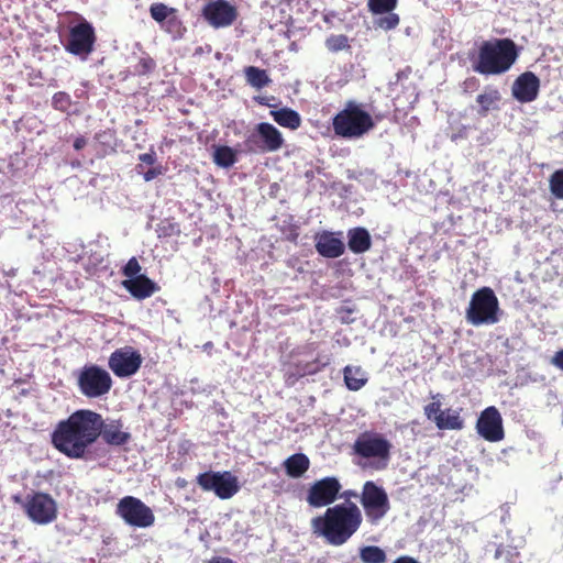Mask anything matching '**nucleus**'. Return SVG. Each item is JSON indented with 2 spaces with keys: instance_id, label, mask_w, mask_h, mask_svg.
Masks as SVG:
<instances>
[{
  "instance_id": "43",
  "label": "nucleus",
  "mask_w": 563,
  "mask_h": 563,
  "mask_svg": "<svg viewBox=\"0 0 563 563\" xmlns=\"http://www.w3.org/2000/svg\"><path fill=\"white\" fill-rule=\"evenodd\" d=\"M551 364L563 371V349L552 356Z\"/></svg>"
},
{
  "instance_id": "26",
  "label": "nucleus",
  "mask_w": 563,
  "mask_h": 563,
  "mask_svg": "<svg viewBox=\"0 0 563 563\" xmlns=\"http://www.w3.org/2000/svg\"><path fill=\"white\" fill-rule=\"evenodd\" d=\"M274 121L283 128L297 130L301 125L299 113L290 108H282L271 111Z\"/></svg>"
},
{
  "instance_id": "47",
  "label": "nucleus",
  "mask_w": 563,
  "mask_h": 563,
  "mask_svg": "<svg viewBox=\"0 0 563 563\" xmlns=\"http://www.w3.org/2000/svg\"><path fill=\"white\" fill-rule=\"evenodd\" d=\"M503 552H504V550H503V549H500V548H498V549L496 550L495 558H496V559L500 558V556H501V554H503Z\"/></svg>"
},
{
  "instance_id": "19",
  "label": "nucleus",
  "mask_w": 563,
  "mask_h": 563,
  "mask_svg": "<svg viewBox=\"0 0 563 563\" xmlns=\"http://www.w3.org/2000/svg\"><path fill=\"white\" fill-rule=\"evenodd\" d=\"M540 88L539 78L531 71L521 74L514 82L512 95L522 103L537 99Z\"/></svg>"
},
{
  "instance_id": "13",
  "label": "nucleus",
  "mask_w": 563,
  "mask_h": 563,
  "mask_svg": "<svg viewBox=\"0 0 563 563\" xmlns=\"http://www.w3.org/2000/svg\"><path fill=\"white\" fill-rule=\"evenodd\" d=\"M341 490L336 477L327 476L316 481L308 489L306 500L310 507L322 508L333 504Z\"/></svg>"
},
{
  "instance_id": "17",
  "label": "nucleus",
  "mask_w": 563,
  "mask_h": 563,
  "mask_svg": "<svg viewBox=\"0 0 563 563\" xmlns=\"http://www.w3.org/2000/svg\"><path fill=\"white\" fill-rule=\"evenodd\" d=\"M202 15L209 24L222 27L233 23L236 9L225 0H213L203 7Z\"/></svg>"
},
{
  "instance_id": "14",
  "label": "nucleus",
  "mask_w": 563,
  "mask_h": 563,
  "mask_svg": "<svg viewBox=\"0 0 563 563\" xmlns=\"http://www.w3.org/2000/svg\"><path fill=\"white\" fill-rule=\"evenodd\" d=\"M143 362L142 355L132 346L117 349L109 357V368L117 377L125 378L134 375Z\"/></svg>"
},
{
  "instance_id": "44",
  "label": "nucleus",
  "mask_w": 563,
  "mask_h": 563,
  "mask_svg": "<svg viewBox=\"0 0 563 563\" xmlns=\"http://www.w3.org/2000/svg\"><path fill=\"white\" fill-rule=\"evenodd\" d=\"M87 145V139L85 136H78L74 141V148L76 151L82 150Z\"/></svg>"
},
{
  "instance_id": "11",
  "label": "nucleus",
  "mask_w": 563,
  "mask_h": 563,
  "mask_svg": "<svg viewBox=\"0 0 563 563\" xmlns=\"http://www.w3.org/2000/svg\"><path fill=\"white\" fill-rule=\"evenodd\" d=\"M355 454L364 459H379L384 461L378 468H385L390 457L391 443L378 433H362L353 445Z\"/></svg>"
},
{
  "instance_id": "4",
  "label": "nucleus",
  "mask_w": 563,
  "mask_h": 563,
  "mask_svg": "<svg viewBox=\"0 0 563 563\" xmlns=\"http://www.w3.org/2000/svg\"><path fill=\"white\" fill-rule=\"evenodd\" d=\"M332 126L338 136L357 139L371 131L375 126V122L361 104L347 101L344 109L333 118Z\"/></svg>"
},
{
  "instance_id": "3",
  "label": "nucleus",
  "mask_w": 563,
  "mask_h": 563,
  "mask_svg": "<svg viewBox=\"0 0 563 563\" xmlns=\"http://www.w3.org/2000/svg\"><path fill=\"white\" fill-rule=\"evenodd\" d=\"M517 57L516 44L510 38L485 41L472 58V67L482 75H500L510 69Z\"/></svg>"
},
{
  "instance_id": "48",
  "label": "nucleus",
  "mask_w": 563,
  "mask_h": 563,
  "mask_svg": "<svg viewBox=\"0 0 563 563\" xmlns=\"http://www.w3.org/2000/svg\"><path fill=\"white\" fill-rule=\"evenodd\" d=\"M297 236L298 234H295L294 238L291 239L292 241H296L297 240Z\"/></svg>"
},
{
  "instance_id": "49",
  "label": "nucleus",
  "mask_w": 563,
  "mask_h": 563,
  "mask_svg": "<svg viewBox=\"0 0 563 563\" xmlns=\"http://www.w3.org/2000/svg\"><path fill=\"white\" fill-rule=\"evenodd\" d=\"M347 494H349V496H356L355 493H347Z\"/></svg>"
},
{
  "instance_id": "20",
  "label": "nucleus",
  "mask_w": 563,
  "mask_h": 563,
  "mask_svg": "<svg viewBox=\"0 0 563 563\" xmlns=\"http://www.w3.org/2000/svg\"><path fill=\"white\" fill-rule=\"evenodd\" d=\"M317 252L327 258H336L344 254L345 246L333 232L324 231L316 236Z\"/></svg>"
},
{
  "instance_id": "6",
  "label": "nucleus",
  "mask_w": 563,
  "mask_h": 563,
  "mask_svg": "<svg viewBox=\"0 0 563 563\" xmlns=\"http://www.w3.org/2000/svg\"><path fill=\"white\" fill-rule=\"evenodd\" d=\"M360 503L367 521L376 526L390 510V501L386 490L372 481L363 484Z\"/></svg>"
},
{
  "instance_id": "40",
  "label": "nucleus",
  "mask_w": 563,
  "mask_h": 563,
  "mask_svg": "<svg viewBox=\"0 0 563 563\" xmlns=\"http://www.w3.org/2000/svg\"><path fill=\"white\" fill-rule=\"evenodd\" d=\"M440 401H432L424 407V415L428 419L433 420L437 423V417L442 415Z\"/></svg>"
},
{
  "instance_id": "39",
  "label": "nucleus",
  "mask_w": 563,
  "mask_h": 563,
  "mask_svg": "<svg viewBox=\"0 0 563 563\" xmlns=\"http://www.w3.org/2000/svg\"><path fill=\"white\" fill-rule=\"evenodd\" d=\"M325 45L332 52L344 49L349 47L347 37H328Z\"/></svg>"
},
{
  "instance_id": "36",
  "label": "nucleus",
  "mask_w": 563,
  "mask_h": 563,
  "mask_svg": "<svg viewBox=\"0 0 563 563\" xmlns=\"http://www.w3.org/2000/svg\"><path fill=\"white\" fill-rule=\"evenodd\" d=\"M156 67V63L153 58L146 56L141 57L137 64L134 66V75L144 76L151 74Z\"/></svg>"
},
{
  "instance_id": "27",
  "label": "nucleus",
  "mask_w": 563,
  "mask_h": 563,
  "mask_svg": "<svg viewBox=\"0 0 563 563\" xmlns=\"http://www.w3.org/2000/svg\"><path fill=\"white\" fill-rule=\"evenodd\" d=\"M437 427L440 430H461L464 427V421L457 411L446 409L437 417Z\"/></svg>"
},
{
  "instance_id": "8",
  "label": "nucleus",
  "mask_w": 563,
  "mask_h": 563,
  "mask_svg": "<svg viewBox=\"0 0 563 563\" xmlns=\"http://www.w3.org/2000/svg\"><path fill=\"white\" fill-rule=\"evenodd\" d=\"M284 145L280 131L267 122L258 123L244 140V150L250 154L276 152Z\"/></svg>"
},
{
  "instance_id": "33",
  "label": "nucleus",
  "mask_w": 563,
  "mask_h": 563,
  "mask_svg": "<svg viewBox=\"0 0 563 563\" xmlns=\"http://www.w3.org/2000/svg\"><path fill=\"white\" fill-rule=\"evenodd\" d=\"M158 238H170L180 233L179 225L168 219L161 221L156 229Z\"/></svg>"
},
{
  "instance_id": "1",
  "label": "nucleus",
  "mask_w": 563,
  "mask_h": 563,
  "mask_svg": "<svg viewBox=\"0 0 563 563\" xmlns=\"http://www.w3.org/2000/svg\"><path fill=\"white\" fill-rule=\"evenodd\" d=\"M99 419L96 411L78 409L67 419L60 420L52 432V444L62 454L73 460L90 459V448L99 439Z\"/></svg>"
},
{
  "instance_id": "5",
  "label": "nucleus",
  "mask_w": 563,
  "mask_h": 563,
  "mask_svg": "<svg viewBox=\"0 0 563 563\" xmlns=\"http://www.w3.org/2000/svg\"><path fill=\"white\" fill-rule=\"evenodd\" d=\"M466 320L473 325L495 324L499 321V301L492 288L482 287L472 295Z\"/></svg>"
},
{
  "instance_id": "38",
  "label": "nucleus",
  "mask_w": 563,
  "mask_h": 563,
  "mask_svg": "<svg viewBox=\"0 0 563 563\" xmlns=\"http://www.w3.org/2000/svg\"><path fill=\"white\" fill-rule=\"evenodd\" d=\"M170 13V9L162 3H156L151 7L152 18L158 22L165 20Z\"/></svg>"
},
{
  "instance_id": "25",
  "label": "nucleus",
  "mask_w": 563,
  "mask_h": 563,
  "mask_svg": "<svg viewBox=\"0 0 563 563\" xmlns=\"http://www.w3.org/2000/svg\"><path fill=\"white\" fill-rule=\"evenodd\" d=\"M344 383L352 391H357L363 388L367 383L366 373L361 366L347 365L343 368Z\"/></svg>"
},
{
  "instance_id": "30",
  "label": "nucleus",
  "mask_w": 563,
  "mask_h": 563,
  "mask_svg": "<svg viewBox=\"0 0 563 563\" xmlns=\"http://www.w3.org/2000/svg\"><path fill=\"white\" fill-rule=\"evenodd\" d=\"M245 76L247 82L256 88L262 89L263 87L267 86L271 82V79L264 69H260L255 66H249L245 68Z\"/></svg>"
},
{
  "instance_id": "45",
  "label": "nucleus",
  "mask_w": 563,
  "mask_h": 563,
  "mask_svg": "<svg viewBox=\"0 0 563 563\" xmlns=\"http://www.w3.org/2000/svg\"><path fill=\"white\" fill-rule=\"evenodd\" d=\"M394 563H419V562L416 559L411 558V556L404 555V556H400V558L396 559L394 561Z\"/></svg>"
},
{
  "instance_id": "21",
  "label": "nucleus",
  "mask_w": 563,
  "mask_h": 563,
  "mask_svg": "<svg viewBox=\"0 0 563 563\" xmlns=\"http://www.w3.org/2000/svg\"><path fill=\"white\" fill-rule=\"evenodd\" d=\"M122 286L135 299L143 300L159 290L158 285L146 275H139L131 279H124Z\"/></svg>"
},
{
  "instance_id": "9",
  "label": "nucleus",
  "mask_w": 563,
  "mask_h": 563,
  "mask_svg": "<svg viewBox=\"0 0 563 563\" xmlns=\"http://www.w3.org/2000/svg\"><path fill=\"white\" fill-rule=\"evenodd\" d=\"M205 492H213L220 499H230L240 490L239 479L229 471L201 473L196 478Z\"/></svg>"
},
{
  "instance_id": "12",
  "label": "nucleus",
  "mask_w": 563,
  "mask_h": 563,
  "mask_svg": "<svg viewBox=\"0 0 563 563\" xmlns=\"http://www.w3.org/2000/svg\"><path fill=\"white\" fill-rule=\"evenodd\" d=\"M23 507L27 517L38 525H47L57 517L56 501L46 493L27 495Z\"/></svg>"
},
{
  "instance_id": "28",
  "label": "nucleus",
  "mask_w": 563,
  "mask_h": 563,
  "mask_svg": "<svg viewBox=\"0 0 563 563\" xmlns=\"http://www.w3.org/2000/svg\"><path fill=\"white\" fill-rule=\"evenodd\" d=\"M66 49L75 55L86 56L92 48L96 37H68Z\"/></svg>"
},
{
  "instance_id": "2",
  "label": "nucleus",
  "mask_w": 563,
  "mask_h": 563,
  "mask_svg": "<svg viewBox=\"0 0 563 563\" xmlns=\"http://www.w3.org/2000/svg\"><path fill=\"white\" fill-rule=\"evenodd\" d=\"M362 522L363 516L356 504H339L312 518L311 529L313 534L323 538L328 544L340 547L352 538Z\"/></svg>"
},
{
  "instance_id": "46",
  "label": "nucleus",
  "mask_w": 563,
  "mask_h": 563,
  "mask_svg": "<svg viewBox=\"0 0 563 563\" xmlns=\"http://www.w3.org/2000/svg\"><path fill=\"white\" fill-rule=\"evenodd\" d=\"M207 563H233V561L229 558L216 556L209 560Z\"/></svg>"
},
{
  "instance_id": "41",
  "label": "nucleus",
  "mask_w": 563,
  "mask_h": 563,
  "mask_svg": "<svg viewBox=\"0 0 563 563\" xmlns=\"http://www.w3.org/2000/svg\"><path fill=\"white\" fill-rule=\"evenodd\" d=\"M162 174H163L162 166H157V167H153V168H150L148 170H146L143 175V178L145 181H151Z\"/></svg>"
},
{
  "instance_id": "18",
  "label": "nucleus",
  "mask_w": 563,
  "mask_h": 563,
  "mask_svg": "<svg viewBox=\"0 0 563 563\" xmlns=\"http://www.w3.org/2000/svg\"><path fill=\"white\" fill-rule=\"evenodd\" d=\"M96 417L99 419L97 423V432L99 431V438L111 446H122L131 441V433L123 429L121 420H110L106 422L99 412H96Z\"/></svg>"
},
{
  "instance_id": "16",
  "label": "nucleus",
  "mask_w": 563,
  "mask_h": 563,
  "mask_svg": "<svg viewBox=\"0 0 563 563\" xmlns=\"http://www.w3.org/2000/svg\"><path fill=\"white\" fill-rule=\"evenodd\" d=\"M398 0H368V11L375 16L374 25L376 30L388 32L399 24V15L394 13Z\"/></svg>"
},
{
  "instance_id": "31",
  "label": "nucleus",
  "mask_w": 563,
  "mask_h": 563,
  "mask_svg": "<svg viewBox=\"0 0 563 563\" xmlns=\"http://www.w3.org/2000/svg\"><path fill=\"white\" fill-rule=\"evenodd\" d=\"M360 558L363 563H385L387 560L383 549L376 545H366L360 550Z\"/></svg>"
},
{
  "instance_id": "7",
  "label": "nucleus",
  "mask_w": 563,
  "mask_h": 563,
  "mask_svg": "<svg viewBox=\"0 0 563 563\" xmlns=\"http://www.w3.org/2000/svg\"><path fill=\"white\" fill-rule=\"evenodd\" d=\"M77 387L80 394L87 398H100L110 391L112 378L104 368L98 365H85L77 373Z\"/></svg>"
},
{
  "instance_id": "42",
  "label": "nucleus",
  "mask_w": 563,
  "mask_h": 563,
  "mask_svg": "<svg viewBox=\"0 0 563 563\" xmlns=\"http://www.w3.org/2000/svg\"><path fill=\"white\" fill-rule=\"evenodd\" d=\"M139 159L147 165H154L156 162V153L151 150L147 153L140 154Z\"/></svg>"
},
{
  "instance_id": "24",
  "label": "nucleus",
  "mask_w": 563,
  "mask_h": 563,
  "mask_svg": "<svg viewBox=\"0 0 563 563\" xmlns=\"http://www.w3.org/2000/svg\"><path fill=\"white\" fill-rule=\"evenodd\" d=\"M286 474L292 478L301 477L310 467V461L303 453L290 455L284 462Z\"/></svg>"
},
{
  "instance_id": "22",
  "label": "nucleus",
  "mask_w": 563,
  "mask_h": 563,
  "mask_svg": "<svg viewBox=\"0 0 563 563\" xmlns=\"http://www.w3.org/2000/svg\"><path fill=\"white\" fill-rule=\"evenodd\" d=\"M501 95L497 88L492 86L485 87V89L476 97V102L478 104V109L476 111L477 114L485 118L489 111L498 110Z\"/></svg>"
},
{
  "instance_id": "15",
  "label": "nucleus",
  "mask_w": 563,
  "mask_h": 563,
  "mask_svg": "<svg viewBox=\"0 0 563 563\" xmlns=\"http://www.w3.org/2000/svg\"><path fill=\"white\" fill-rule=\"evenodd\" d=\"M477 433L489 442H499L505 438L503 418L494 406L484 409L476 422Z\"/></svg>"
},
{
  "instance_id": "37",
  "label": "nucleus",
  "mask_w": 563,
  "mask_h": 563,
  "mask_svg": "<svg viewBox=\"0 0 563 563\" xmlns=\"http://www.w3.org/2000/svg\"><path fill=\"white\" fill-rule=\"evenodd\" d=\"M142 267L136 260V257H131L128 263L122 268V274L128 277V279L134 278L141 274Z\"/></svg>"
},
{
  "instance_id": "35",
  "label": "nucleus",
  "mask_w": 563,
  "mask_h": 563,
  "mask_svg": "<svg viewBox=\"0 0 563 563\" xmlns=\"http://www.w3.org/2000/svg\"><path fill=\"white\" fill-rule=\"evenodd\" d=\"M52 106L55 110L66 112L71 106L70 96L65 91L54 93L52 98Z\"/></svg>"
},
{
  "instance_id": "34",
  "label": "nucleus",
  "mask_w": 563,
  "mask_h": 563,
  "mask_svg": "<svg viewBox=\"0 0 563 563\" xmlns=\"http://www.w3.org/2000/svg\"><path fill=\"white\" fill-rule=\"evenodd\" d=\"M550 190L555 198L563 199V169H559L551 175Z\"/></svg>"
},
{
  "instance_id": "10",
  "label": "nucleus",
  "mask_w": 563,
  "mask_h": 563,
  "mask_svg": "<svg viewBox=\"0 0 563 563\" xmlns=\"http://www.w3.org/2000/svg\"><path fill=\"white\" fill-rule=\"evenodd\" d=\"M117 515L125 523L136 528H147L153 526L155 516L152 509L141 499L133 496H125L117 504Z\"/></svg>"
},
{
  "instance_id": "32",
  "label": "nucleus",
  "mask_w": 563,
  "mask_h": 563,
  "mask_svg": "<svg viewBox=\"0 0 563 563\" xmlns=\"http://www.w3.org/2000/svg\"><path fill=\"white\" fill-rule=\"evenodd\" d=\"M69 35H95L92 25L80 16H76L70 25Z\"/></svg>"
},
{
  "instance_id": "23",
  "label": "nucleus",
  "mask_w": 563,
  "mask_h": 563,
  "mask_svg": "<svg viewBox=\"0 0 563 563\" xmlns=\"http://www.w3.org/2000/svg\"><path fill=\"white\" fill-rule=\"evenodd\" d=\"M347 246L355 254L367 252L372 246L369 232L365 228H354L347 232Z\"/></svg>"
},
{
  "instance_id": "29",
  "label": "nucleus",
  "mask_w": 563,
  "mask_h": 563,
  "mask_svg": "<svg viewBox=\"0 0 563 563\" xmlns=\"http://www.w3.org/2000/svg\"><path fill=\"white\" fill-rule=\"evenodd\" d=\"M235 151L227 145L218 146L213 153V162L220 167H231L236 162Z\"/></svg>"
}]
</instances>
